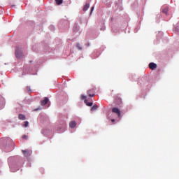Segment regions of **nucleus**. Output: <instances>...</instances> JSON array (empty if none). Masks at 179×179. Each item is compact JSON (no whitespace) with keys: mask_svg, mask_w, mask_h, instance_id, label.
Here are the masks:
<instances>
[{"mask_svg":"<svg viewBox=\"0 0 179 179\" xmlns=\"http://www.w3.org/2000/svg\"><path fill=\"white\" fill-rule=\"evenodd\" d=\"M99 108V106L97 105H94L92 108H91V111H96V110H97Z\"/></svg>","mask_w":179,"mask_h":179,"instance_id":"obj_11","label":"nucleus"},{"mask_svg":"<svg viewBox=\"0 0 179 179\" xmlns=\"http://www.w3.org/2000/svg\"><path fill=\"white\" fill-rule=\"evenodd\" d=\"M84 103L88 106V107H92L93 106V103L92 102H88L87 99L84 100Z\"/></svg>","mask_w":179,"mask_h":179,"instance_id":"obj_8","label":"nucleus"},{"mask_svg":"<svg viewBox=\"0 0 179 179\" xmlns=\"http://www.w3.org/2000/svg\"><path fill=\"white\" fill-rule=\"evenodd\" d=\"M70 128H75L76 127V122L72 121L69 123Z\"/></svg>","mask_w":179,"mask_h":179,"instance_id":"obj_7","label":"nucleus"},{"mask_svg":"<svg viewBox=\"0 0 179 179\" xmlns=\"http://www.w3.org/2000/svg\"><path fill=\"white\" fill-rule=\"evenodd\" d=\"M19 120H22V121H24L26 120V116L23 114H20L18 116Z\"/></svg>","mask_w":179,"mask_h":179,"instance_id":"obj_9","label":"nucleus"},{"mask_svg":"<svg viewBox=\"0 0 179 179\" xmlns=\"http://www.w3.org/2000/svg\"><path fill=\"white\" fill-rule=\"evenodd\" d=\"M87 93L89 97H94V90L91 89L90 90H88Z\"/></svg>","mask_w":179,"mask_h":179,"instance_id":"obj_2","label":"nucleus"},{"mask_svg":"<svg viewBox=\"0 0 179 179\" xmlns=\"http://www.w3.org/2000/svg\"><path fill=\"white\" fill-rule=\"evenodd\" d=\"M149 68L150 69H152V71L156 69V68H157V64L153 63V62H151L149 64Z\"/></svg>","mask_w":179,"mask_h":179,"instance_id":"obj_3","label":"nucleus"},{"mask_svg":"<svg viewBox=\"0 0 179 179\" xmlns=\"http://www.w3.org/2000/svg\"><path fill=\"white\" fill-rule=\"evenodd\" d=\"M57 5H61L62 3V0H55Z\"/></svg>","mask_w":179,"mask_h":179,"instance_id":"obj_12","label":"nucleus"},{"mask_svg":"<svg viewBox=\"0 0 179 179\" xmlns=\"http://www.w3.org/2000/svg\"><path fill=\"white\" fill-rule=\"evenodd\" d=\"M38 110H40V108L36 109L35 111H37Z\"/></svg>","mask_w":179,"mask_h":179,"instance_id":"obj_20","label":"nucleus"},{"mask_svg":"<svg viewBox=\"0 0 179 179\" xmlns=\"http://www.w3.org/2000/svg\"><path fill=\"white\" fill-rule=\"evenodd\" d=\"M94 9V7H92L91 12H93Z\"/></svg>","mask_w":179,"mask_h":179,"instance_id":"obj_19","label":"nucleus"},{"mask_svg":"<svg viewBox=\"0 0 179 179\" xmlns=\"http://www.w3.org/2000/svg\"><path fill=\"white\" fill-rule=\"evenodd\" d=\"M167 12H169V8H165L163 9V13H167Z\"/></svg>","mask_w":179,"mask_h":179,"instance_id":"obj_13","label":"nucleus"},{"mask_svg":"<svg viewBox=\"0 0 179 179\" xmlns=\"http://www.w3.org/2000/svg\"><path fill=\"white\" fill-rule=\"evenodd\" d=\"M0 87H1V85H0Z\"/></svg>","mask_w":179,"mask_h":179,"instance_id":"obj_22","label":"nucleus"},{"mask_svg":"<svg viewBox=\"0 0 179 179\" xmlns=\"http://www.w3.org/2000/svg\"><path fill=\"white\" fill-rule=\"evenodd\" d=\"M24 126L25 127V128H27V127H29V122L25 121Z\"/></svg>","mask_w":179,"mask_h":179,"instance_id":"obj_14","label":"nucleus"},{"mask_svg":"<svg viewBox=\"0 0 179 179\" xmlns=\"http://www.w3.org/2000/svg\"><path fill=\"white\" fill-rule=\"evenodd\" d=\"M22 153L25 157H29V156H30V151L27 150H22Z\"/></svg>","mask_w":179,"mask_h":179,"instance_id":"obj_5","label":"nucleus"},{"mask_svg":"<svg viewBox=\"0 0 179 179\" xmlns=\"http://www.w3.org/2000/svg\"><path fill=\"white\" fill-rule=\"evenodd\" d=\"M22 139H27V135L22 136Z\"/></svg>","mask_w":179,"mask_h":179,"instance_id":"obj_18","label":"nucleus"},{"mask_svg":"<svg viewBox=\"0 0 179 179\" xmlns=\"http://www.w3.org/2000/svg\"><path fill=\"white\" fill-rule=\"evenodd\" d=\"M76 47H77V48H78V50H82V48L80 47V44L77 43Z\"/></svg>","mask_w":179,"mask_h":179,"instance_id":"obj_15","label":"nucleus"},{"mask_svg":"<svg viewBox=\"0 0 179 179\" xmlns=\"http://www.w3.org/2000/svg\"><path fill=\"white\" fill-rule=\"evenodd\" d=\"M15 55H16L17 58H22V57L23 56V54L21 52L16 50Z\"/></svg>","mask_w":179,"mask_h":179,"instance_id":"obj_6","label":"nucleus"},{"mask_svg":"<svg viewBox=\"0 0 179 179\" xmlns=\"http://www.w3.org/2000/svg\"><path fill=\"white\" fill-rule=\"evenodd\" d=\"M27 90L28 92H29V93L31 92V90L30 89V87H29V86L27 87Z\"/></svg>","mask_w":179,"mask_h":179,"instance_id":"obj_17","label":"nucleus"},{"mask_svg":"<svg viewBox=\"0 0 179 179\" xmlns=\"http://www.w3.org/2000/svg\"><path fill=\"white\" fill-rule=\"evenodd\" d=\"M89 8H90V5L89 3H86L83 8L84 12H86V10H87V9H89Z\"/></svg>","mask_w":179,"mask_h":179,"instance_id":"obj_10","label":"nucleus"},{"mask_svg":"<svg viewBox=\"0 0 179 179\" xmlns=\"http://www.w3.org/2000/svg\"><path fill=\"white\" fill-rule=\"evenodd\" d=\"M112 113H114L115 114H117V117H121V111L118 108H113L112 109Z\"/></svg>","mask_w":179,"mask_h":179,"instance_id":"obj_1","label":"nucleus"},{"mask_svg":"<svg viewBox=\"0 0 179 179\" xmlns=\"http://www.w3.org/2000/svg\"><path fill=\"white\" fill-rule=\"evenodd\" d=\"M49 101V99L48 97H45L44 100L41 101V106H45Z\"/></svg>","mask_w":179,"mask_h":179,"instance_id":"obj_4","label":"nucleus"},{"mask_svg":"<svg viewBox=\"0 0 179 179\" xmlns=\"http://www.w3.org/2000/svg\"><path fill=\"white\" fill-rule=\"evenodd\" d=\"M114 121H115V120H112V122H114Z\"/></svg>","mask_w":179,"mask_h":179,"instance_id":"obj_21","label":"nucleus"},{"mask_svg":"<svg viewBox=\"0 0 179 179\" xmlns=\"http://www.w3.org/2000/svg\"><path fill=\"white\" fill-rule=\"evenodd\" d=\"M86 99H87V96H85V95H81V99H82V100H86Z\"/></svg>","mask_w":179,"mask_h":179,"instance_id":"obj_16","label":"nucleus"}]
</instances>
